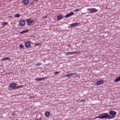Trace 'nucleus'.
<instances>
[{"label":"nucleus","instance_id":"nucleus-4","mask_svg":"<svg viewBox=\"0 0 120 120\" xmlns=\"http://www.w3.org/2000/svg\"><path fill=\"white\" fill-rule=\"evenodd\" d=\"M25 20L26 21V22L28 24V26H30L31 24L34 22V21L33 19H26Z\"/></svg>","mask_w":120,"mask_h":120},{"label":"nucleus","instance_id":"nucleus-15","mask_svg":"<svg viewBox=\"0 0 120 120\" xmlns=\"http://www.w3.org/2000/svg\"><path fill=\"white\" fill-rule=\"evenodd\" d=\"M64 16L63 15H60V16H58L57 17V19L58 20H60L62 19Z\"/></svg>","mask_w":120,"mask_h":120},{"label":"nucleus","instance_id":"nucleus-8","mask_svg":"<svg viewBox=\"0 0 120 120\" xmlns=\"http://www.w3.org/2000/svg\"><path fill=\"white\" fill-rule=\"evenodd\" d=\"M76 51L71 52L70 51L67 52L66 54L67 55H72L75 54Z\"/></svg>","mask_w":120,"mask_h":120},{"label":"nucleus","instance_id":"nucleus-18","mask_svg":"<svg viewBox=\"0 0 120 120\" xmlns=\"http://www.w3.org/2000/svg\"><path fill=\"white\" fill-rule=\"evenodd\" d=\"M28 31L29 30H23L22 31L20 32V34H22L25 33H26L28 32Z\"/></svg>","mask_w":120,"mask_h":120},{"label":"nucleus","instance_id":"nucleus-17","mask_svg":"<svg viewBox=\"0 0 120 120\" xmlns=\"http://www.w3.org/2000/svg\"><path fill=\"white\" fill-rule=\"evenodd\" d=\"M120 81V76L114 80V81L115 82H116Z\"/></svg>","mask_w":120,"mask_h":120},{"label":"nucleus","instance_id":"nucleus-10","mask_svg":"<svg viewBox=\"0 0 120 120\" xmlns=\"http://www.w3.org/2000/svg\"><path fill=\"white\" fill-rule=\"evenodd\" d=\"M74 14L73 12H71L67 14L65 16L66 18H68L70 16L73 15Z\"/></svg>","mask_w":120,"mask_h":120},{"label":"nucleus","instance_id":"nucleus-24","mask_svg":"<svg viewBox=\"0 0 120 120\" xmlns=\"http://www.w3.org/2000/svg\"><path fill=\"white\" fill-rule=\"evenodd\" d=\"M80 9H76L75 10H74L73 11H79L80 10Z\"/></svg>","mask_w":120,"mask_h":120},{"label":"nucleus","instance_id":"nucleus-27","mask_svg":"<svg viewBox=\"0 0 120 120\" xmlns=\"http://www.w3.org/2000/svg\"><path fill=\"white\" fill-rule=\"evenodd\" d=\"M39 0H34V2H37Z\"/></svg>","mask_w":120,"mask_h":120},{"label":"nucleus","instance_id":"nucleus-2","mask_svg":"<svg viewBox=\"0 0 120 120\" xmlns=\"http://www.w3.org/2000/svg\"><path fill=\"white\" fill-rule=\"evenodd\" d=\"M16 84L14 83H12L10 84L9 85L10 87L12 88H14L15 89H16L20 88L21 87V86H16Z\"/></svg>","mask_w":120,"mask_h":120},{"label":"nucleus","instance_id":"nucleus-7","mask_svg":"<svg viewBox=\"0 0 120 120\" xmlns=\"http://www.w3.org/2000/svg\"><path fill=\"white\" fill-rule=\"evenodd\" d=\"M109 114L110 115L113 116L112 118H113L114 117V116L116 115V112L114 111H111L109 112Z\"/></svg>","mask_w":120,"mask_h":120},{"label":"nucleus","instance_id":"nucleus-9","mask_svg":"<svg viewBox=\"0 0 120 120\" xmlns=\"http://www.w3.org/2000/svg\"><path fill=\"white\" fill-rule=\"evenodd\" d=\"M104 82V81L102 80L98 81L97 82L96 84L98 85L102 84Z\"/></svg>","mask_w":120,"mask_h":120},{"label":"nucleus","instance_id":"nucleus-1","mask_svg":"<svg viewBox=\"0 0 120 120\" xmlns=\"http://www.w3.org/2000/svg\"><path fill=\"white\" fill-rule=\"evenodd\" d=\"M97 118L101 119L107 118L111 119L112 118L109 115L108 113H104L102 114L101 115L98 116L97 117Z\"/></svg>","mask_w":120,"mask_h":120},{"label":"nucleus","instance_id":"nucleus-11","mask_svg":"<svg viewBox=\"0 0 120 120\" xmlns=\"http://www.w3.org/2000/svg\"><path fill=\"white\" fill-rule=\"evenodd\" d=\"M29 0H23V4L25 5H28L29 3Z\"/></svg>","mask_w":120,"mask_h":120},{"label":"nucleus","instance_id":"nucleus-20","mask_svg":"<svg viewBox=\"0 0 120 120\" xmlns=\"http://www.w3.org/2000/svg\"><path fill=\"white\" fill-rule=\"evenodd\" d=\"M20 16V14H18L15 15L14 16L15 17L17 18L19 17Z\"/></svg>","mask_w":120,"mask_h":120},{"label":"nucleus","instance_id":"nucleus-5","mask_svg":"<svg viewBox=\"0 0 120 120\" xmlns=\"http://www.w3.org/2000/svg\"><path fill=\"white\" fill-rule=\"evenodd\" d=\"M80 24L79 23H72L69 25L68 27V28H72L78 26L79 24Z\"/></svg>","mask_w":120,"mask_h":120},{"label":"nucleus","instance_id":"nucleus-22","mask_svg":"<svg viewBox=\"0 0 120 120\" xmlns=\"http://www.w3.org/2000/svg\"><path fill=\"white\" fill-rule=\"evenodd\" d=\"M1 23H2V25H6L7 24H8V23L7 22H1Z\"/></svg>","mask_w":120,"mask_h":120},{"label":"nucleus","instance_id":"nucleus-16","mask_svg":"<svg viewBox=\"0 0 120 120\" xmlns=\"http://www.w3.org/2000/svg\"><path fill=\"white\" fill-rule=\"evenodd\" d=\"M50 113L49 112L47 111L46 112L45 114V116L46 117H48L50 115Z\"/></svg>","mask_w":120,"mask_h":120},{"label":"nucleus","instance_id":"nucleus-3","mask_svg":"<svg viewBox=\"0 0 120 120\" xmlns=\"http://www.w3.org/2000/svg\"><path fill=\"white\" fill-rule=\"evenodd\" d=\"M87 10L89 11L88 13H90L91 14L96 12L97 11V10L96 8H87Z\"/></svg>","mask_w":120,"mask_h":120},{"label":"nucleus","instance_id":"nucleus-6","mask_svg":"<svg viewBox=\"0 0 120 120\" xmlns=\"http://www.w3.org/2000/svg\"><path fill=\"white\" fill-rule=\"evenodd\" d=\"M19 25L21 26H23L25 24V21L22 19L20 20L19 22Z\"/></svg>","mask_w":120,"mask_h":120},{"label":"nucleus","instance_id":"nucleus-14","mask_svg":"<svg viewBox=\"0 0 120 120\" xmlns=\"http://www.w3.org/2000/svg\"><path fill=\"white\" fill-rule=\"evenodd\" d=\"M75 74V73H70V74H67L65 75V77H69L70 76H72L73 75Z\"/></svg>","mask_w":120,"mask_h":120},{"label":"nucleus","instance_id":"nucleus-26","mask_svg":"<svg viewBox=\"0 0 120 120\" xmlns=\"http://www.w3.org/2000/svg\"><path fill=\"white\" fill-rule=\"evenodd\" d=\"M59 73V71H56L54 73V74L55 75H57Z\"/></svg>","mask_w":120,"mask_h":120},{"label":"nucleus","instance_id":"nucleus-12","mask_svg":"<svg viewBox=\"0 0 120 120\" xmlns=\"http://www.w3.org/2000/svg\"><path fill=\"white\" fill-rule=\"evenodd\" d=\"M45 78H39L36 79H35V80H36L37 81H41L42 80H44Z\"/></svg>","mask_w":120,"mask_h":120},{"label":"nucleus","instance_id":"nucleus-19","mask_svg":"<svg viewBox=\"0 0 120 120\" xmlns=\"http://www.w3.org/2000/svg\"><path fill=\"white\" fill-rule=\"evenodd\" d=\"M10 59V58L9 57L4 58L2 59V61L5 60H8Z\"/></svg>","mask_w":120,"mask_h":120},{"label":"nucleus","instance_id":"nucleus-23","mask_svg":"<svg viewBox=\"0 0 120 120\" xmlns=\"http://www.w3.org/2000/svg\"><path fill=\"white\" fill-rule=\"evenodd\" d=\"M41 45V43H38L36 44V45L37 46H39Z\"/></svg>","mask_w":120,"mask_h":120},{"label":"nucleus","instance_id":"nucleus-13","mask_svg":"<svg viewBox=\"0 0 120 120\" xmlns=\"http://www.w3.org/2000/svg\"><path fill=\"white\" fill-rule=\"evenodd\" d=\"M30 45V43L29 41L26 42L25 44V46L26 47H28Z\"/></svg>","mask_w":120,"mask_h":120},{"label":"nucleus","instance_id":"nucleus-25","mask_svg":"<svg viewBox=\"0 0 120 120\" xmlns=\"http://www.w3.org/2000/svg\"><path fill=\"white\" fill-rule=\"evenodd\" d=\"M41 64V63H37L36 64V65L37 66H39Z\"/></svg>","mask_w":120,"mask_h":120},{"label":"nucleus","instance_id":"nucleus-21","mask_svg":"<svg viewBox=\"0 0 120 120\" xmlns=\"http://www.w3.org/2000/svg\"><path fill=\"white\" fill-rule=\"evenodd\" d=\"M19 47L22 49H23L24 47V46L22 44H21L19 45Z\"/></svg>","mask_w":120,"mask_h":120}]
</instances>
